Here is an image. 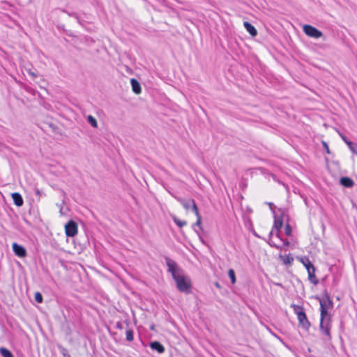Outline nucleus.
Wrapping results in <instances>:
<instances>
[{"label": "nucleus", "mask_w": 357, "mask_h": 357, "mask_svg": "<svg viewBox=\"0 0 357 357\" xmlns=\"http://www.w3.org/2000/svg\"><path fill=\"white\" fill-rule=\"evenodd\" d=\"M197 220L195 225L200 226L201 222H202V217H201V215H199V216H197Z\"/></svg>", "instance_id": "30"}, {"label": "nucleus", "mask_w": 357, "mask_h": 357, "mask_svg": "<svg viewBox=\"0 0 357 357\" xmlns=\"http://www.w3.org/2000/svg\"><path fill=\"white\" fill-rule=\"evenodd\" d=\"M215 285H216L217 287H219V284H218V282L215 284Z\"/></svg>", "instance_id": "37"}, {"label": "nucleus", "mask_w": 357, "mask_h": 357, "mask_svg": "<svg viewBox=\"0 0 357 357\" xmlns=\"http://www.w3.org/2000/svg\"><path fill=\"white\" fill-rule=\"evenodd\" d=\"M307 271L308 273V279L310 281V282H312L314 284H317L319 283V280L315 275L316 269L314 265L310 266Z\"/></svg>", "instance_id": "8"}, {"label": "nucleus", "mask_w": 357, "mask_h": 357, "mask_svg": "<svg viewBox=\"0 0 357 357\" xmlns=\"http://www.w3.org/2000/svg\"><path fill=\"white\" fill-rule=\"evenodd\" d=\"M276 285H278V286H282V284H279V283H277V284H276Z\"/></svg>", "instance_id": "36"}, {"label": "nucleus", "mask_w": 357, "mask_h": 357, "mask_svg": "<svg viewBox=\"0 0 357 357\" xmlns=\"http://www.w3.org/2000/svg\"><path fill=\"white\" fill-rule=\"evenodd\" d=\"M279 257L284 264L291 265L294 261V258L290 255H280Z\"/></svg>", "instance_id": "15"}, {"label": "nucleus", "mask_w": 357, "mask_h": 357, "mask_svg": "<svg viewBox=\"0 0 357 357\" xmlns=\"http://www.w3.org/2000/svg\"><path fill=\"white\" fill-rule=\"evenodd\" d=\"M130 83L133 92L136 94H139L142 91V89L139 82L137 79L132 78L130 80Z\"/></svg>", "instance_id": "12"}, {"label": "nucleus", "mask_w": 357, "mask_h": 357, "mask_svg": "<svg viewBox=\"0 0 357 357\" xmlns=\"http://www.w3.org/2000/svg\"><path fill=\"white\" fill-rule=\"evenodd\" d=\"M328 310L320 308L321 318L319 327L321 331L327 337V340H331V316Z\"/></svg>", "instance_id": "2"}, {"label": "nucleus", "mask_w": 357, "mask_h": 357, "mask_svg": "<svg viewBox=\"0 0 357 357\" xmlns=\"http://www.w3.org/2000/svg\"><path fill=\"white\" fill-rule=\"evenodd\" d=\"M87 121L91 124V126L93 128L98 127V123L96 119L91 115H89L87 116Z\"/></svg>", "instance_id": "20"}, {"label": "nucleus", "mask_w": 357, "mask_h": 357, "mask_svg": "<svg viewBox=\"0 0 357 357\" xmlns=\"http://www.w3.org/2000/svg\"><path fill=\"white\" fill-rule=\"evenodd\" d=\"M268 204L269 205L270 208L271 210H273V203H268Z\"/></svg>", "instance_id": "33"}, {"label": "nucleus", "mask_w": 357, "mask_h": 357, "mask_svg": "<svg viewBox=\"0 0 357 357\" xmlns=\"http://www.w3.org/2000/svg\"><path fill=\"white\" fill-rule=\"evenodd\" d=\"M269 244L271 245V246H273V247H277L275 244L273 243H269Z\"/></svg>", "instance_id": "34"}, {"label": "nucleus", "mask_w": 357, "mask_h": 357, "mask_svg": "<svg viewBox=\"0 0 357 357\" xmlns=\"http://www.w3.org/2000/svg\"><path fill=\"white\" fill-rule=\"evenodd\" d=\"M13 250L14 253L20 257H24L26 255V252L25 248L23 246H22L16 243H13Z\"/></svg>", "instance_id": "7"}, {"label": "nucleus", "mask_w": 357, "mask_h": 357, "mask_svg": "<svg viewBox=\"0 0 357 357\" xmlns=\"http://www.w3.org/2000/svg\"><path fill=\"white\" fill-rule=\"evenodd\" d=\"M229 277L231 280V282L232 284H234L236 282V276H235V272L233 269H229L228 271Z\"/></svg>", "instance_id": "21"}, {"label": "nucleus", "mask_w": 357, "mask_h": 357, "mask_svg": "<svg viewBox=\"0 0 357 357\" xmlns=\"http://www.w3.org/2000/svg\"><path fill=\"white\" fill-rule=\"evenodd\" d=\"M172 220L174 222V223L181 228L187 225L186 221L181 220L175 215H172Z\"/></svg>", "instance_id": "17"}, {"label": "nucleus", "mask_w": 357, "mask_h": 357, "mask_svg": "<svg viewBox=\"0 0 357 357\" xmlns=\"http://www.w3.org/2000/svg\"><path fill=\"white\" fill-rule=\"evenodd\" d=\"M291 233V228L289 225H287L285 227V234L289 236Z\"/></svg>", "instance_id": "28"}, {"label": "nucleus", "mask_w": 357, "mask_h": 357, "mask_svg": "<svg viewBox=\"0 0 357 357\" xmlns=\"http://www.w3.org/2000/svg\"><path fill=\"white\" fill-rule=\"evenodd\" d=\"M282 225H283V221H282V219L277 218L275 216L273 227H274L275 229H276L277 230H280V229L282 228Z\"/></svg>", "instance_id": "19"}, {"label": "nucleus", "mask_w": 357, "mask_h": 357, "mask_svg": "<svg viewBox=\"0 0 357 357\" xmlns=\"http://www.w3.org/2000/svg\"><path fill=\"white\" fill-rule=\"evenodd\" d=\"M340 136L342 139V140L346 143V144L349 146L350 144H352V142L349 140L343 134L339 133Z\"/></svg>", "instance_id": "26"}, {"label": "nucleus", "mask_w": 357, "mask_h": 357, "mask_svg": "<svg viewBox=\"0 0 357 357\" xmlns=\"http://www.w3.org/2000/svg\"><path fill=\"white\" fill-rule=\"evenodd\" d=\"M165 259L168 268L167 271L172 274L173 279L176 282L177 289L181 292H190L191 281L188 277L184 275L183 271L170 258L166 257Z\"/></svg>", "instance_id": "1"}, {"label": "nucleus", "mask_w": 357, "mask_h": 357, "mask_svg": "<svg viewBox=\"0 0 357 357\" xmlns=\"http://www.w3.org/2000/svg\"><path fill=\"white\" fill-rule=\"evenodd\" d=\"M133 331L132 329H128L126 331V340L129 342L133 340Z\"/></svg>", "instance_id": "22"}, {"label": "nucleus", "mask_w": 357, "mask_h": 357, "mask_svg": "<svg viewBox=\"0 0 357 357\" xmlns=\"http://www.w3.org/2000/svg\"><path fill=\"white\" fill-rule=\"evenodd\" d=\"M348 147L353 153L357 155V144L356 143L352 142V144H350Z\"/></svg>", "instance_id": "23"}, {"label": "nucleus", "mask_w": 357, "mask_h": 357, "mask_svg": "<svg viewBox=\"0 0 357 357\" xmlns=\"http://www.w3.org/2000/svg\"><path fill=\"white\" fill-rule=\"evenodd\" d=\"M0 354L3 357H14L13 354L6 348H0Z\"/></svg>", "instance_id": "18"}, {"label": "nucleus", "mask_w": 357, "mask_h": 357, "mask_svg": "<svg viewBox=\"0 0 357 357\" xmlns=\"http://www.w3.org/2000/svg\"><path fill=\"white\" fill-rule=\"evenodd\" d=\"M34 298H35L36 301L38 303H40L43 302V296L40 292L35 293Z\"/></svg>", "instance_id": "24"}, {"label": "nucleus", "mask_w": 357, "mask_h": 357, "mask_svg": "<svg viewBox=\"0 0 357 357\" xmlns=\"http://www.w3.org/2000/svg\"><path fill=\"white\" fill-rule=\"evenodd\" d=\"M65 231L67 236H75L77 234V224L73 220L68 221L65 225Z\"/></svg>", "instance_id": "4"}, {"label": "nucleus", "mask_w": 357, "mask_h": 357, "mask_svg": "<svg viewBox=\"0 0 357 357\" xmlns=\"http://www.w3.org/2000/svg\"><path fill=\"white\" fill-rule=\"evenodd\" d=\"M150 347L153 350L157 351L159 354H162L165 351V347H163V345L162 344H160L158 341H154V342H151Z\"/></svg>", "instance_id": "10"}, {"label": "nucleus", "mask_w": 357, "mask_h": 357, "mask_svg": "<svg viewBox=\"0 0 357 357\" xmlns=\"http://www.w3.org/2000/svg\"><path fill=\"white\" fill-rule=\"evenodd\" d=\"M273 234V231H271L269 235L271 236Z\"/></svg>", "instance_id": "35"}, {"label": "nucleus", "mask_w": 357, "mask_h": 357, "mask_svg": "<svg viewBox=\"0 0 357 357\" xmlns=\"http://www.w3.org/2000/svg\"><path fill=\"white\" fill-rule=\"evenodd\" d=\"M12 198H13V200L14 202V204L17 206H21L23 205V199L21 196V195L18 192H14L12 194Z\"/></svg>", "instance_id": "14"}, {"label": "nucleus", "mask_w": 357, "mask_h": 357, "mask_svg": "<svg viewBox=\"0 0 357 357\" xmlns=\"http://www.w3.org/2000/svg\"><path fill=\"white\" fill-rule=\"evenodd\" d=\"M26 71L33 78H36L38 77V74L35 71H33L31 69H28Z\"/></svg>", "instance_id": "27"}, {"label": "nucleus", "mask_w": 357, "mask_h": 357, "mask_svg": "<svg viewBox=\"0 0 357 357\" xmlns=\"http://www.w3.org/2000/svg\"><path fill=\"white\" fill-rule=\"evenodd\" d=\"M116 327L119 329H122V324L121 322H118L116 324Z\"/></svg>", "instance_id": "31"}, {"label": "nucleus", "mask_w": 357, "mask_h": 357, "mask_svg": "<svg viewBox=\"0 0 357 357\" xmlns=\"http://www.w3.org/2000/svg\"><path fill=\"white\" fill-rule=\"evenodd\" d=\"M176 199L182 204V206L185 210L190 209L192 205V202H195L193 199L185 200L183 198L176 197Z\"/></svg>", "instance_id": "9"}, {"label": "nucleus", "mask_w": 357, "mask_h": 357, "mask_svg": "<svg viewBox=\"0 0 357 357\" xmlns=\"http://www.w3.org/2000/svg\"><path fill=\"white\" fill-rule=\"evenodd\" d=\"M192 211L195 213L196 216L200 215L198 208L195 204V202H192V205L191 206Z\"/></svg>", "instance_id": "25"}, {"label": "nucleus", "mask_w": 357, "mask_h": 357, "mask_svg": "<svg viewBox=\"0 0 357 357\" xmlns=\"http://www.w3.org/2000/svg\"><path fill=\"white\" fill-rule=\"evenodd\" d=\"M244 27L245 28L246 31L252 36H256L257 35V31L255 28L254 26H252L250 23L248 22H244L243 23Z\"/></svg>", "instance_id": "11"}, {"label": "nucleus", "mask_w": 357, "mask_h": 357, "mask_svg": "<svg viewBox=\"0 0 357 357\" xmlns=\"http://www.w3.org/2000/svg\"><path fill=\"white\" fill-rule=\"evenodd\" d=\"M300 261L303 264V266L306 268L307 270L312 266L313 264L311 263L310 260L307 257H303L300 258Z\"/></svg>", "instance_id": "16"}, {"label": "nucleus", "mask_w": 357, "mask_h": 357, "mask_svg": "<svg viewBox=\"0 0 357 357\" xmlns=\"http://www.w3.org/2000/svg\"><path fill=\"white\" fill-rule=\"evenodd\" d=\"M303 31L307 36L311 38H319L323 36L322 32L312 25H303Z\"/></svg>", "instance_id": "3"}, {"label": "nucleus", "mask_w": 357, "mask_h": 357, "mask_svg": "<svg viewBox=\"0 0 357 357\" xmlns=\"http://www.w3.org/2000/svg\"><path fill=\"white\" fill-rule=\"evenodd\" d=\"M340 183L346 188H352L354 185V181L349 177H342L340 180Z\"/></svg>", "instance_id": "13"}, {"label": "nucleus", "mask_w": 357, "mask_h": 357, "mask_svg": "<svg viewBox=\"0 0 357 357\" xmlns=\"http://www.w3.org/2000/svg\"><path fill=\"white\" fill-rule=\"evenodd\" d=\"M320 308L329 310L333 308V303L328 294H325L321 298H319Z\"/></svg>", "instance_id": "6"}, {"label": "nucleus", "mask_w": 357, "mask_h": 357, "mask_svg": "<svg viewBox=\"0 0 357 357\" xmlns=\"http://www.w3.org/2000/svg\"><path fill=\"white\" fill-rule=\"evenodd\" d=\"M284 245L288 246L289 244V242L287 240H286L285 241H284Z\"/></svg>", "instance_id": "32"}, {"label": "nucleus", "mask_w": 357, "mask_h": 357, "mask_svg": "<svg viewBox=\"0 0 357 357\" xmlns=\"http://www.w3.org/2000/svg\"><path fill=\"white\" fill-rule=\"evenodd\" d=\"M322 144H323V146L324 147L327 153L330 154L331 153V151H330V149H329V147L327 144V143L326 142H322Z\"/></svg>", "instance_id": "29"}, {"label": "nucleus", "mask_w": 357, "mask_h": 357, "mask_svg": "<svg viewBox=\"0 0 357 357\" xmlns=\"http://www.w3.org/2000/svg\"><path fill=\"white\" fill-rule=\"evenodd\" d=\"M296 314L298 319L301 326L305 330H307L310 326V323L309 322L305 313L302 310H301L300 311H298Z\"/></svg>", "instance_id": "5"}]
</instances>
